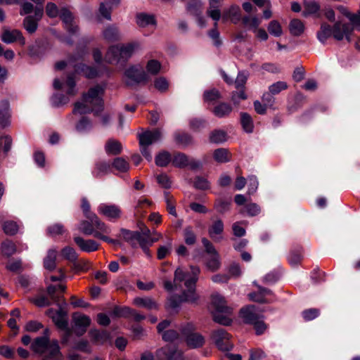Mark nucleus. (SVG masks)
I'll use <instances>...</instances> for the list:
<instances>
[{
	"label": "nucleus",
	"mask_w": 360,
	"mask_h": 360,
	"mask_svg": "<svg viewBox=\"0 0 360 360\" xmlns=\"http://www.w3.org/2000/svg\"><path fill=\"white\" fill-rule=\"evenodd\" d=\"M73 240L81 251L86 252H95L98 250L99 244L93 239H84L79 236H74Z\"/></svg>",
	"instance_id": "nucleus-15"
},
{
	"label": "nucleus",
	"mask_w": 360,
	"mask_h": 360,
	"mask_svg": "<svg viewBox=\"0 0 360 360\" xmlns=\"http://www.w3.org/2000/svg\"><path fill=\"white\" fill-rule=\"evenodd\" d=\"M162 138V133L160 129H155L153 131H146L139 135L140 146H149L150 145L160 141Z\"/></svg>",
	"instance_id": "nucleus-16"
},
{
	"label": "nucleus",
	"mask_w": 360,
	"mask_h": 360,
	"mask_svg": "<svg viewBox=\"0 0 360 360\" xmlns=\"http://www.w3.org/2000/svg\"><path fill=\"white\" fill-rule=\"evenodd\" d=\"M65 290V286L62 284H59L58 285H49L47 287V292L49 295L50 296L51 299L53 300V302H57V297L55 295L56 292L58 290H60L61 292H64Z\"/></svg>",
	"instance_id": "nucleus-56"
},
{
	"label": "nucleus",
	"mask_w": 360,
	"mask_h": 360,
	"mask_svg": "<svg viewBox=\"0 0 360 360\" xmlns=\"http://www.w3.org/2000/svg\"><path fill=\"white\" fill-rule=\"evenodd\" d=\"M289 30L291 34L300 36L304 32V25L300 20L293 19L290 22Z\"/></svg>",
	"instance_id": "nucleus-37"
},
{
	"label": "nucleus",
	"mask_w": 360,
	"mask_h": 360,
	"mask_svg": "<svg viewBox=\"0 0 360 360\" xmlns=\"http://www.w3.org/2000/svg\"><path fill=\"white\" fill-rule=\"evenodd\" d=\"M231 314L219 313L214 316L215 322L224 326H229L231 323V319L229 317Z\"/></svg>",
	"instance_id": "nucleus-60"
},
{
	"label": "nucleus",
	"mask_w": 360,
	"mask_h": 360,
	"mask_svg": "<svg viewBox=\"0 0 360 360\" xmlns=\"http://www.w3.org/2000/svg\"><path fill=\"white\" fill-rule=\"evenodd\" d=\"M353 28L349 24L338 21L333 27V37L338 41H341L345 38L348 41H349V36Z\"/></svg>",
	"instance_id": "nucleus-11"
},
{
	"label": "nucleus",
	"mask_w": 360,
	"mask_h": 360,
	"mask_svg": "<svg viewBox=\"0 0 360 360\" xmlns=\"http://www.w3.org/2000/svg\"><path fill=\"white\" fill-rule=\"evenodd\" d=\"M113 313L118 316H131L137 321L143 320L145 319L143 315L139 314L135 310H133L129 307L115 308L113 311Z\"/></svg>",
	"instance_id": "nucleus-26"
},
{
	"label": "nucleus",
	"mask_w": 360,
	"mask_h": 360,
	"mask_svg": "<svg viewBox=\"0 0 360 360\" xmlns=\"http://www.w3.org/2000/svg\"><path fill=\"white\" fill-rule=\"evenodd\" d=\"M3 230L6 234L13 236L18 232V226L13 221H8L4 224Z\"/></svg>",
	"instance_id": "nucleus-57"
},
{
	"label": "nucleus",
	"mask_w": 360,
	"mask_h": 360,
	"mask_svg": "<svg viewBox=\"0 0 360 360\" xmlns=\"http://www.w3.org/2000/svg\"><path fill=\"white\" fill-rule=\"evenodd\" d=\"M141 49V43L138 41L112 46L107 51L105 60L111 64L118 63L121 61L125 62Z\"/></svg>",
	"instance_id": "nucleus-4"
},
{
	"label": "nucleus",
	"mask_w": 360,
	"mask_h": 360,
	"mask_svg": "<svg viewBox=\"0 0 360 360\" xmlns=\"http://www.w3.org/2000/svg\"><path fill=\"white\" fill-rule=\"evenodd\" d=\"M200 269L198 266H191L189 271H184L182 268H177L174 272L173 283L167 281L164 287L167 290H172L174 288L181 290V295L170 296L166 304V308L171 311H177L182 303L196 304L199 295L196 292V283Z\"/></svg>",
	"instance_id": "nucleus-1"
},
{
	"label": "nucleus",
	"mask_w": 360,
	"mask_h": 360,
	"mask_svg": "<svg viewBox=\"0 0 360 360\" xmlns=\"http://www.w3.org/2000/svg\"><path fill=\"white\" fill-rule=\"evenodd\" d=\"M224 223L221 219L213 221L208 229L209 236L214 241H220L222 239Z\"/></svg>",
	"instance_id": "nucleus-22"
},
{
	"label": "nucleus",
	"mask_w": 360,
	"mask_h": 360,
	"mask_svg": "<svg viewBox=\"0 0 360 360\" xmlns=\"http://www.w3.org/2000/svg\"><path fill=\"white\" fill-rule=\"evenodd\" d=\"M267 30L269 34L275 37H280L283 33L281 25L276 20L270 21L267 26Z\"/></svg>",
	"instance_id": "nucleus-40"
},
{
	"label": "nucleus",
	"mask_w": 360,
	"mask_h": 360,
	"mask_svg": "<svg viewBox=\"0 0 360 360\" xmlns=\"http://www.w3.org/2000/svg\"><path fill=\"white\" fill-rule=\"evenodd\" d=\"M211 302L217 312L224 314L231 313V309L227 307L226 300L221 295L218 293L213 294L211 297Z\"/></svg>",
	"instance_id": "nucleus-21"
},
{
	"label": "nucleus",
	"mask_w": 360,
	"mask_h": 360,
	"mask_svg": "<svg viewBox=\"0 0 360 360\" xmlns=\"http://www.w3.org/2000/svg\"><path fill=\"white\" fill-rule=\"evenodd\" d=\"M333 36V28L326 23H323L321 25L320 30L317 32V38L322 44H324L326 40Z\"/></svg>",
	"instance_id": "nucleus-34"
},
{
	"label": "nucleus",
	"mask_w": 360,
	"mask_h": 360,
	"mask_svg": "<svg viewBox=\"0 0 360 360\" xmlns=\"http://www.w3.org/2000/svg\"><path fill=\"white\" fill-rule=\"evenodd\" d=\"M320 314V311L318 309L311 308L302 311V316L305 321H311L318 317Z\"/></svg>",
	"instance_id": "nucleus-63"
},
{
	"label": "nucleus",
	"mask_w": 360,
	"mask_h": 360,
	"mask_svg": "<svg viewBox=\"0 0 360 360\" xmlns=\"http://www.w3.org/2000/svg\"><path fill=\"white\" fill-rule=\"evenodd\" d=\"M124 75L127 78V85H132L134 83L145 82L148 79L147 74L143 69L134 66L127 69Z\"/></svg>",
	"instance_id": "nucleus-9"
},
{
	"label": "nucleus",
	"mask_w": 360,
	"mask_h": 360,
	"mask_svg": "<svg viewBox=\"0 0 360 360\" xmlns=\"http://www.w3.org/2000/svg\"><path fill=\"white\" fill-rule=\"evenodd\" d=\"M171 160L170 154L167 151H162L155 157V163L159 167H165Z\"/></svg>",
	"instance_id": "nucleus-51"
},
{
	"label": "nucleus",
	"mask_w": 360,
	"mask_h": 360,
	"mask_svg": "<svg viewBox=\"0 0 360 360\" xmlns=\"http://www.w3.org/2000/svg\"><path fill=\"white\" fill-rule=\"evenodd\" d=\"M288 88V84L286 82L283 81H279L274 83L270 85L269 87V91L273 94L276 95L279 94L281 91L285 90Z\"/></svg>",
	"instance_id": "nucleus-55"
},
{
	"label": "nucleus",
	"mask_w": 360,
	"mask_h": 360,
	"mask_svg": "<svg viewBox=\"0 0 360 360\" xmlns=\"http://www.w3.org/2000/svg\"><path fill=\"white\" fill-rule=\"evenodd\" d=\"M221 22L226 23L228 21L233 24H237L241 20V11L238 6L231 5L230 7L224 8L221 12Z\"/></svg>",
	"instance_id": "nucleus-13"
},
{
	"label": "nucleus",
	"mask_w": 360,
	"mask_h": 360,
	"mask_svg": "<svg viewBox=\"0 0 360 360\" xmlns=\"http://www.w3.org/2000/svg\"><path fill=\"white\" fill-rule=\"evenodd\" d=\"M230 200H218L216 201L214 204V207L216 210L221 214H224L226 212L229 211L230 209Z\"/></svg>",
	"instance_id": "nucleus-58"
},
{
	"label": "nucleus",
	"mask_w": 360,
	"mask_h": 360,
	"mask_svg": "<svg viewBox=\"0 0 360 360\" xmlns=\"http://www.w3.org/2000/svg\"><path fill=\"white\" fill-rule=\"evenodd\" d=\"M1 249L2 253L6 256H11L16 252L15 245L11 240H5L1 243Z\"/></svg>",
	"instance_id": "nucleus-48"
},
{
	"label": "nucleus",
	"mask_w": 360,
	"mask_h": 360,
	"mask_svg": "<svg viewBox=\"0 0 360 360\" xmlns=\"http://www.w3.org/2000/svg\"><path fill=\"white\" fill-rule=\"evenodd\" d=\"M136 23L140 27H146L150 25H155L154 15L147 13H139L136 15Z\"/></svg>",
	"instance_id": "nucleus-35"
},
{
	"label": "nucleus",
	"mask_w": 360,
	"mask_h": 360,
	"mask_svg": "<svg viewBox=\"0 0 360 360\" xmlns=\"http://www.w3.org/2000/svg\"><path fill=\"white\" fill-rule=\"evenodd\" d=\"M208 254L210 255V258L207 259L206 266L211 271H216L221 266L219 255L217 250H215V252H209Z\"/></svg>",
	"instance_id": "nucleus-33"
},
{
	"label": "nucleus",
	"mask_w": 360,
	"mask_h": 360,
	"mask_svg": "<svg viewBox=\"0 0 360 360\" xmlns=\"http://www.w3.org/2000/svg\"><path fill=\"white\" fill-rule=\"evenodd\" d=\"M203 9V4L201 0H188L186 10L191 15L196 18L198 23L200 26L205 25V20L201 16Z\"/></svg>",
	"instance_id": "nucleus-12"
},
{
	"label": "nucleus",
	"mask_w": 360,
	"mask_h": 360,
	"mask_svg": "<svg viewBox=\"0 0 360 360\" xmlns=\"http://www.w3.org/2000/svg\"><path fill=\"white\" fill-rule=\"evenodd\" d=\"M37 21L34 19L33 16H27L23 21V26L26 31L30 34H33L36 32L38 24Z\"/></svg>",
	"instance_id": "nucleus-45"
},
{
	"label": "nucleus",
	"mask_w": 360,
	"mask_h": 360,
	"mask_svg": "<svg viewBox=\"0 0 360 360\" xmlns=\"http://www.w3.org/2000/svg\"><path fill=\"white\" fill-rule=\"evenodd\" d=\"M74 330L77 335H82L91 323L89 316L79 313H75L72 316Z\"/></svg>",
	"instance_id": "nucleus-14"
},
{
	"label": "nucleus",
	"mask_w": 360,
	"mask_h": 360,
	"mask_svg": "<svg viewBox=\"0 0 360 360\" xmlns=\"http://www.w3.org/2000/svg\"><path fill=\"white\" fill-rule=\"evenodd\" d=\"M56 257H57V250L54 249H50L47 255L44 259V266L46 269L49 271H53L56 267Z\"/></svg>",
	"instance_id": "nucleus-30"
},
{
	"label": "nucleus",
	"mask_w": 360,
	"mask_h": 360,
	"mask_svg": "<svg viewBox=\"0 0 360 360\" xmlns=\"http://www.w3.org/2000/svg\"><path fill=\"white\" fill-rule=\"evenodd\" d=\"M240 123L243 129L247 133H251L253 131L254 125L251 116L247 112L240 113Z\"/></svg>",
	"instance_id": "nucleus-39"
},
{
	"label": "nucleus",
	"mask_w": 360,
	"mask_h": 360,
	"mask_svg": "<svg viewBox=\"0 0 360 360\" xmlns=\"http://www.w3.org/2000/svg\"><path fill=\"white\" fill-rule=\"evenodd\" d=\"M60 18L65 25L66 30L70 34H75L78 31V27L75 23L72 13L66 8H63L60 11Z\"/></svg>",
	"instance_id": "nucleus-18"
},
{
	"label": "nucleus",
	"mask_w": 360,
	"mask_h": 360,
	"mask_svg": "<svg viewBox=\"0 0 360 360\" xmlns=\"http://www.w3.org/2000/svg\"><path fill=\"white\" fill-rule=\"evenodd\" d=\"M111 165L110 162L105 161H100L96 164L95 168L93 171V175L96 178H100L110 171Z\"/></svg>",
	"instance_id": "nucleus-29"
},
{
	"label": "nucleus",
	"mask_w": 360,
	"mask_h": 360,
	"mask_svg": "<svg viewBox=\"0 0 360 360\" xmlns=\"http://www.w3.org/2000/svg\"><path fill=\"white\" fill-rule=\"evenodd\" d=\"M240 316L247 323L253 324L259 319H262V315L257 310L254 305H250L240 309Z\"/></svg>",
	"instance_id": "nucleus-17"
},
{
	"label": "nucleus",
	"mask_w": 360,
	"mask_h": 360,
	"mask_svg": "<svg viewBox=\"0 0 360 360\" xmlns=\"http://www.w3.org/2000/svg\"><path fill=\"white\" fill-rule=\"evenodd\" d=\"M175 139L178 143L184 146H187L192 143L191 136L185 133L176 134L175 135Z\"/></svg>",
	"instance_id": "nucleus-62"
},
{
	"label": "nucleus",
	"mask_w": 360,
	"mask_h": 360,
	"mask_svg": "<svg viewBox=\"0 0 360 360\" xmlns=\"http://www.w3.org/2000/svg\"><path fill=\"white\" fill-rule=\"evenodd\" d=\"M121 143L115 139H109L105 145V150L108 155H118L122 152Z\"/></svg>",
	"instance_id": "nucleus-28"
},
{
	"label": "nucleus",
	"mask_w": 360,
	"mask_h": 360,
	"mask_svg": "<svg viewBox=\"0 0 360 360\" xmlns=\"http://www.w3.org/2000/svg\"><path fill=\"white\" fill-rule=\"evenodd\" d=\"M90 335L93 340L98 344H103L110 338L109 333L105 330H91Z\"/></svg>",
	"instance_id": "nucleus-38"
},
{
	"label": "nucleus",
	"mask_w": 360,
	"mask_h": 360,
	"mask_svg": "<svg viewBox=\"0 0 360 360\" xmlns=\"http://www.w3.org/2000/svg\"><path fill=\"white\" fill-rule=\"evenodd\" d=\"M181 335L185 339L187 345L191 348H197L203 345L204 338L195 332L194 326L192 323H186L181 328Z\"/></svg>",
	"instance_id": "nucleus-6"
},
{
	"label": "nucleus",
	"mask_w": 360,
	"mask_h": 360,
	"mask_svg": "<svg viewBox=\"0 0 360 360\" xmlns=\"http://www.w3.org/2000/svg\"><path fill=\"white\" fill-rule=\"evenodd\" d=\"M161 233H158V238H152V237H146L145 236H142L140 233H139V236L136 239V244L139 243L143 251L148 254V246L158 241L160 238H161Z\"/></svg>",
	"instance_id": "nucleus-31"
},
{
	"label": "nucleus",
	"mask_w": 360,
	"mask_h": 360,
	"mask_svg": "<svg viewBox=\"0 0 360 360\" xmlns=\"http://www.w3.org/2000/svg\"><path fill=\"white\" fill-rule=\"evenodd\" d=\"M304 9V15H307V14H313L319 10V6L314 1H305Z\"/></svg>",
	"instance_id": "nucleus-59"
},
{
	"label": "nucleus",
	"mask_w": 360,
	"mask_h": 360,
	"mask_svg": "<svg viewBox=\"0 0 360 360\" xmlns=\"http://www.w3.org/2000/svg\"><path fill=\"white\" fill-rule=\"evenodd\" d=\"M210 140L216 143H222L226 140V134L221 130H215L211 133Z\"/></svg>",
	"instance_id": "nucleus-53"
},
{
	"label": "nucleus",
	"mask_w": 360,
	"mask_h": 360,
	"mask_svg": "<svg viewBox=\"0 0 360 360\" xmlns=\"http://www.w3.org/2000/svg\"><path fill=\"white\" fill-rule=\"evenodd\" d=\"M1 39L6 44H11L15 41H18L22 46L25 44V38L21 32L18 30H4L1 34Z\"/></svg>",
	"instance_id": "nucleus-19"
},
{
	"label": "nucleus",
	"mask_w": 360,
	"mask_h": 360,
	"mask_svg": "<svg viewBox=\"0 0 360 360\" xmlns=\"http://www.w3.org/2000/svg\"><path fill=\"white\" fill-rule=\"evenodd\" d=\"M11 124V114L8 103L6 101L0 104V125L4 128Z\"/></svg>",
	"instance_id": "nucleus-24"
},
{
	"label": "nucleus",
	"mask_w": 360,
	"mask_h": 360,
	"mask_svg": "<svg viewBox=\"0 0 360 360\" xmlns=\"http://www.w3.org/2000/svg\"><path fill=\"white\" fill-rule=\"evenodd\" d=\"M139 231H131L127 229H122L121 233L123 238L132 246L136 245V239L139 236Z\"/></svg>",
	"instance_id": "nucleus-47"
},
{
	"label": "nucleus",
	"mask_w": 360,
	"mask_h": 360,
	"mask_svg": "<svg viewBox=\"0 0 360 360\" xmlns=\"http://www.w3.org/2000/svg\"><path fill=\"white\" fill-rule=\"evenodd\" d=\"M61 255L64 259L73 263L78 259V254L76 250L70 246L63 248L61 250Z\"/></svg>",
	"instance_id": "nucleus-44"
},
{
	"label": "nucleus",
	"mask_w": 360,
	"mask_h": 360,
	"mask_svg": "<svg viewBox=\"0 0 360 360\" xmlns=\"http://www.w3.org/2000/svg\"><path fill=\"white\" fill-rule=\"evenodd\" d=\"M112 165L120 172H126L129 169V162L123 158H115L113 160Z\"/></svg>",
	"instance_id": "nucleus-46"
},
{
	"label": "nucleus",
	"mask_w": 360,
	"mask_h": 360,
	"mask_svg": "<svg viewBox=\"0 0 360 360\" xmlns=\"http://www.w3.org/2000/svg\"><path fill=\"white\" fill-rule=\"evenodd\" d=\"M172 164L177 167H185L188 165V158L184 153H177L172 159Z\"/></svg>",
	"instance_id": "nucleus-49"
},
{
	"label": "nucleus",
	"mask_w": 360,
	"mask_h": 360,
	"mask_svg": "<svg viewBox=\"0 0 360 360\" xmlns=\"http://www.w3.org/2000/svg\"><path fill=\"white\" fill-rule=\"evenodd\" d=\"M232 111V107L226 103H221L213 109V113L218 117L228 116Z\"/></svg>",
	"instance_id": "nucleus-36"
},
{
	"label": "nucleus",
	"mask_w": 360,
	"mask_h": 360,
	"mask_svg": "<svg viewBox=\"0 0 360 360\" xmlns=\"http://www.w3.org/2000/svg\"><path fill=\"white\" fill-rule=\"evenodd\" d=\"M230 335L224 329H218L212 332V339L217 347L221 351H229L233 347L230 341Z\"/></svg>",
	"instance_id": "nucleus-7"
},
{
	"label": "nucleus",
	"mask_w": 360,
	"mask_h": 360,
	"mask_svg": "<svg viewBox=\"0 0 360 360\" xmlns=\"http://www.w3.org/2000/svg\"><path fill=\"white\" fill-rule=\"evenodd\" d=\"M222 0H209L207 15L214 21L218 22L221 18L220 6Z\"/></svg>",
	"instance_id": "nucleus-23"
},
{
	"label": "nucleus",
	"mask_w": 360,
	"mask_h": 360,
	"mask_svg": "<svg viewBox=\"0 0 360 360\" xmlns=\"http://www.w3.org/2000/svg\"><path fill=\"white\" fill-rule=\"evenodd\" d=\"M242 21L245 27L252 31L258 29L261 24V20L257 16H244Z\"/></svg>",
	"instance_id": "nucleus-42"
},
{
	"label": "nucleus",
	"mask_w": 360,
	"mask_h": 360,
	"mask_svg": "<svg viewBox=\"0 0 360 360\" xmlns=\"http://www.w3.org/2000/svg\"><path fill=\"white\" fill-rule=\"evenodd\" d=\"M87 219L82 220L77 226V230L86 236H93L94 238L102 240L110 244H117L118 241L110 238L108 235L111 229L105 223L102 221L96 214H90L86 217Z\"/></svg>",
	"instance_id": "nucleus-2"
},
{
	"label": "nucleus",
	"mask_w": 360,
	"mask_h": 360,
	"mask_svg": "<svg viewBox=\"0 0 360 360\" xmlns=\"http://www.w3.org/2000/svg\"><path fill=\"white\" fill-rule=\"evenodd\" d=\"M231 153L226 148H218L213 152V158L218 163H226L231 160Z\"/></svg>",
	"instance_id": "nucleus-32"
},
{
	"label": "nucleus",
	"mask_w": 360,
	"mask_h": 360,
	"mask_svg": "<svg viewBox=\"0 0 360 360\" xmlns=\"http://www.w3.org/2000/svg\"><path fill=\"white\" fill-rule=\"evenodd\" d=\"M119 4H114L112 1H107L104 0L100 4L99 13L105 19L111 20V12L112 9L117 6Z\"/></svg>",
	"instance_id": "nucleus-27"
},
{
	"label": "nucleus",
	"mask_w": 360,
	"mask_h": 360,
	"mask_svg": "<svg viewBox=\"0 0 360 360\" xmlns=\"http://www.w3.org/2000/svg\"><path fill=\"white\" fill-rule=\"evenodd\" d=\"M271 293L270 290L260 288L259 293H250L248 296L250 300L258 302H265L266 300L264 298V296L270 295Z\"/></svg>",
	"instance_id": "nucleus-50"
},
{
	"label": "nucleus",
	"mask_w": 360,
	"mask_h": 360,
	"mask_svg": "<svg viewBox=\"0 0 360 360\" xmlns=\"http://www.w3.org/2000/svg\"><path fill=\"white\" fill-rule=\"evenodd\" d=\"M248 74L245 72H240L234 82L235 86L236 89H243L247 82Z\"/></svg>",
	"instance_id": "nucleus-61"
},
{
	"label": "nucleus",
	"mask_w": 360,
	"mask_h": 360,
	"mask_svg": "<svg viewBox=\"0 0 360 360\" xmlns=\"http://www.w3.org/2000/svg\"><path fill=\"white\" fill-rule=\"evenodd\" d=\"M157 357L160 360H183L182 352L172 345H167L156 352Z\"/></svg>",
	"instance_id": "nucleus-10"
},
{
	"label": "nucleus",
	"mask_w": 360,
	"mask_h": 360,
	"mask_svg": "<svg viewBox=\"0 0 360 360\" xmlns=\"http://www.w3.org/2000/svg\"><path fill=\"white\" fill-rule=\"evenodd\" d=\"M103 37L108 41H117L120 39V33L117 27L113 26L108 27L103 32Z\"/></svg>",
	"instance_id": "nucleus-43"
},
{
	"label": "nucleus",
	"mask_w": 360,
	"mask_h": 360,
	"mask_svg": "<svg viewBox=\"0 0 360 360\" xmlns=\"http://www.w3.org/2000/svg\"><path fill=\"white\" fill-rule=\"evenodd\" d=\"M32 351L42 356V360H63L57 340L50 342L46 336L36 338L31 345Z\"/></svg>",
	"instance_id": "nucleus-5"
},
{
	"label": "nucleus",
	"mask_w": 360,
	"mask_h": 360,
	"mask_svg": "<svg viewBox=\"0 0 360 360\" xmlns=\"http://www.w3.org/2000/svg\"><path fill=\"white\" fill-rule=\"evenodd\" d=\"M98 212L110 221H116L122 216V210L115 204L101 203L98 207Z\"/></svg>",
	"instance_id": "nucleus-8"
},
{
	"label": "nucleus",
	"mask_w": 360,
	"mask_h": 360,
	"mask_svg": "<svg viewBox=\"0 0 360 360\" xmlns=\"http://www.w3.org/2000/svg\"><path fill=\"white\" fill-rule=\"evenodd\" d=\"M161 68L160 63L157 60H150L146 65V70L151 75H157Z\"/></svg>",
	"instance_id": "nucleus-54"
},
{
	"label": "nucleus",
	"mask_w": 360,
	"mask_h": 360,
	"mask_svg": "<svg viewBox=\"0 0 360 360\" xmlns=\"http://www.w3.org/2000/svg\"><path fill=\"white\" fill-rule=\"evenodd\" d=\"M103 92L104 89L99 85L91 88L88 93L83 95L82 102L75 103L72 114L82 115L94 112L97 115L103 108Z\"/></svg>",
	"instance_id": "nucleus-3"
},
{
	"label": "nucleus",
	"mask_w": 360,
	"mask_h": 360,
	"mask_svg": "<svg viewBox=\"0 0 360 360\" xmlns=\"http://www.w3.org/2000/svg\"><path fill=\"white\" fill-rule=\"evenodd\" d=\"M92 127L91 122L86 117H82L76 124V129L79 132H84L89 130Z\"/></svg>",
	"instance_id": "nucleus-52"
},
{
	"label": "nucleus",
	"mask_w": 360,
	"mask_h": 360,
	"mask_svg": "<svg viewBox=\"0 0 360 360\" xmlns=\"http://www.w3.org/2000/svg\"><path fill=\"white\" fill-rule=\"evenodd\" d=\"M53 321L55 324L60 329H67L68 321L66 315L62 311H57L53 316Z\"/></svg>",
	"instance_id": "nucleus-41"
},
{
	"label": "nucleus",
	"mask_w": 360,
	"mask_h": 360,
	"mask_svg": "<svg viewBox=\"0 0 360 360\" xmlns=\"http://www.w3.org/2000/svg\"><path fill=\"white\" fill-rule=\"evenodd\" d=\"M133 303L140 307H144L148 310H156L158 309V303L151 297H136Z\"/></svg>",
	"instance_id": "nucleus-25"
},
{
	"label": "nucleus",
	"mask_w": 360,
	"mask_h": 360,
	"mask_svg": "<svg viewBox=\"0 0 360 360\" xmlns=\"http://www.w3.org/2000/svg\"><path fill=\"white\" fill-rule=\"evenodd\" d=\"M69 65L74 68L75 72L78 74L82 73L86 77L89 79L94 78L101 75V72L96 68L82 63L73 64L71 61H69Z\"/></svg>",
	"instance_id": "nucleus-20"
},
{
	"label": "nucleus",
	"mask_w": 360,
	"mask_h": 360,
	"mask_svg": "<svg viewBox=\"0 0 360 360\" xmlns=\"http://www.w3.org/2000/svg\"><path fill=\"white\" fill-rule=\"evenodd\" d=\"M64 231V226L61 224H55L47 228L48 234L52 236L63 234Z\"/></svg>",
	"instance_id": "nucleus-64"
}]
</instances>
